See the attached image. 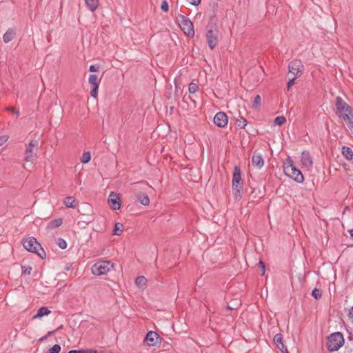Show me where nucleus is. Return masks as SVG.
Segmentation results:
<instances>
[{
	"label": "nucleus",
	"instance_id": "nucleus-8",
	"mask_svg": "<svg viewBox=\"0 0 353 353\" xmlns=\"http://www.w3.org/2000/svg\"><path fill=\"white\" fill-rule=\"evenodd\" d=\"M179 26L185 34L190 37H192L194 34L193 23L185 17H181L179 19Z\"/></svg>",
	"mask_w": 353,
	"mask_h": 353
},
{
	"label": "nucleus",
	"instance_id": "nucleus-15",
	"mask_svg": "<svg viewBox=\"0 0 353 353\" xmlns=\"http://www.w3.org/2000/svg\"><path fill=\"white\" fill-rule=\"evenodd\" d=\"M274 343L276 347L283 353H288V349L285 347L283 341V336L281 334H276L274 336Z\"/></svg>",
	"mask_w": 353,
	"mask_h": 353
},
{
	"label": "nucleus",
	"instance_id": "nucleus-4",
	"mask_svg": "<svg viewBox=\"0 0 353 353\" xmlns=\"http://www.w3.org/2000/svg\"><path fill=\"white\" fill-rule=\"evenodd\" d=\"M23 245L26 250L29 252L37 253L41 258L46 255L44 250L41 248V245L34 237H30L23 241Z\"/></svg>",
	"mask_w": 353,
	"mask_h": 353
},
{
	"label": "nucleus",
	"instance_id": "nucleus-22",
	"mask_svg": "<svg viewBox=\"0 0 353 353\" xmlns=\"http://www.w3.org/2000/svg\"><path fill=\"white\" fill-rule=\"evenodd\" d=\"M343 119L345 121L348 128L353 132V112L345 114Z\"/></svg>",
	"mask_w": 353,
	"mask_h": 353
},
{
	"label": "nucleus",
	"instance_id": "nucleus-34",
	"mask_svg": "<svg viewBox=\"0 0 353 353\" xmlns=\"http://www.w3.org/2000/svg\"><path fill=\"white\" fill-rule=\"evenodd\" d=\"M312 294L315 298V299L317 300V299L321 298V292L319 290L315 288V289H314L312 290Z\"/></svg>",
	"mask_w": 353,
	"mask_h": 353
},
{
	"label": "nucleus",
	"instance_id": "nucleus-44",
	"mask_svg": "<svg viewBox=\"0 0 353 353\" xmlns=\"http://www.w3.org/2000/svg\"><path fill=\"white\" fill-rule=\"evenodd\" d=\"M259 265H260V268H261V270H262V271H263V274H264V272H265V264L263 263V262L260 261V262H259Z\"/></svg>",
	"mask_w": 353,
	"mask_h": 353
},
{
	"label": "nucleus",
	"instance_id": "nucleus-5",
	"mask_svg": "<svg viewBox=\"0 0 353 353\" xmlns=\"http://www.w3.org/2000/svg\"><path fill=\"white\" fill-rule=\"evenodd\" d=\"M114 268V264L108 261H101L95 263L91 268L92 273L101 276L109 272Z\"/></svg>",
	"mask_w": 353,
	"mask_h": 353
},
{
	"label": "nucleus",
	"instance_id": "nucleus-42",
	"mask_svg": "<svg viewBox=\"0 0 353 353\" xmlns=\"http://www.w3.org/2000/svg\"><path fill=\"white\" fill-rule=\"evenodd\" d=\"M8 110L12 111L17 117L19 116V110H16L14 108H8Z\"/></svg>",
	"mask_w": 353,
	"mask_h": 353
},
{
	"label": "nucleus",
	"instance_id": "nucleus-6",
	"mask_svg": "<svg viewBox=\"0 0 353 353\" xmlns=\"http://www.w3.org/2000/svg\"><path fill=\"white\" fill-rule=\"evenodd\" d=\"M241 181V174L240 169L235 167L232 176V192L235 199L241 198V192L243 190V184Z\"/></svg>",
	"mask_w": 353,
	"mask_h": 353
},
{
	"label": "nucleus",
	"instance_id": "nucleus-2",
	"mask_svg": "<svg viewBox=\"0 0 353 353\" xmlns=\"http://www.w3.org/2000/svg\"><path fill=\"white\" fill-rule=\"evenodd\" d=\"M37 140H31L26 147L24 154V161L27 163H30V168H33V162L37 155Z\"/></svg>",
	"mask_w": 353,
	"mask_h": 353
},
{
	"label": "nucleus",
	"instance_id": "nucleus-18",
	"mask_svg": "<svg viewBox=\"0 0 353 353\" xmlns=\"http://www.w3.org/2000/svg\"><path fill=\"white\" fill-rule=\"evenodd\" d=\"M137 201L143 205L150 204V199L145 193L140 192L136 195Z\"/></svg>",
	"mask_w": 353,
	"mask_h": 353
},
{
	"label": "nucleus",
	"instance_id": "nucleus-48",
	"mask_svg": "<svg viewBox=\"0 0 353 353\" xmlns=\"http://www.w3.org/2000/svg\"><path fill=\"white\" fill-rule=\"evenodd\" d=\"M350 234L353 237V229L350 231Z\"/></svg>",
	"mask_w": 353,
	"mask_h": 353
},
{
	"label": "nucleus",
	"instance_id": "nucleus-32",
	"mask_svg": "<svg viewBox=\"0 0 353 353\" xmlns=\"http://www.w3.org/2000/svg\"><path fill=\"white\" fill-rule=\"evenodd\" d=\"M57 244L61 249H65L66 247H67L66 241L64 239H61V238H58L57 239Z\"/></svg>",
	"mask_w": 353,
	"mask_h": 353
},
{
	"label": "nucleus",
	"instance_id": "nucleus-47",
	"mask_svg": "<svg viewBox=\"0 0 353 353\" xmlns=\"http://www.w3.org/2000/svg\"><path fill=\"white\" fill-rule=\"evenodd\" d=\"M46 339H47V336H43V337L41 338V339H39V341H42L45 340Z\"/></svg>",
	"mask_w": 353,
	"mask_h": 353
},
{
	"label": "nucleus",
	"instance_id": "nucleus-36",
	"mask_svg": "<svg viewBox=\"0 0 353 353\" xmlns=\"http://www.w3.org/2000/svg\"><path fill=\"white\" fill-rule=\"evenodd\" d=\"M261 99L259 95H256L254 97L253 105L255 107H259L261 105Z\"/></svg>",
	"mask_w": 353,
	"mask_h": 353
},
{
	"label": "nucleus",
	"instance_id": "nucleus-17",
	"mask_svg": "<svg viewBox=\"0 0 353 353\" xmlns=\"http://www.w3.org/2000/svg\"><path fill=\"white\" fill-rule=\"evenodd\" d=\"M51 311L47 307H41L38 310L35 315L33 316V319H41L43 316L50 314Z\"/></svg>",
	"mask_w": 353,
	"mask_h": 353
},
{
	"label": "nucleus",
	"instance_id": "nucleus-9",
	"mask_svg": "<svg viewBox=\"0 0 353 353\" xmlns=\"http://www.w3.org/2000/svg\"><path fill=\"white\" fill-rule=\"evenodd\" d=\"M303 64L301 61L295 60L292 61L288 66L289 75L298 77L301 75Z\"/></svg>",
	"mask_w": 353,
	"mask_h": 353
},
{
	"label": "nucleus",
	"instance_id": "nucleus-3",
	"mask_svg": "<svg viewBox=\"0 0 353 353\" xmlns=\"http://www.w3.org/2000/svg\"><path fill=\"white\" fill-rule=\"evenodd\" d=\"M344 344V338L341 332H335L330 334L327 338V347L329 351L338 350Z\"/></svg>",
	"mask_w": 353,
	"mask_h": 353
},
{
	"label": "nucleus",
	"instance_id": "nucleus-25",
	"mask_svg": "<svg viewBox=\"0 0 353 353\" xmlns=\"http://www.w3.org/2000/svg\"><path fill=\"white\" fill-rule=\"evenodd\" d=\"M135 284L138 288L144 289L147 285V279L143 276H138L135 280Z\"/></svg>",
	"mask_w": 353,
	"mask_h": 353
},
{
	"label": "nucleus",
	"instance_id": "nucleus-24",
	"mask_svg": "<svg viewBox=\"0 0 353 353\" xmlns=\"http://www.w3.org/2000/svg\"><path fill=\"white\" fill-rule=\"evenodd\" d=\"M62 223H63L62 219L59 218L57 219H54L48 223L47 228L49 230H54V229L59 227L62 224Z\"/></svg>",
	"mask_w": 353,
	"mask_h": 353
},
{
	"label": "nucleus",
	"instance_id": "nucleus-23",
	"mask_svg": "<svg viewBox=\"0 0 353 353\" xmlns=\"http://www.w3.org/2000/svg\"><path fill=\"white\" fill-rule=\"evenodd\" d=\"M85 1L91 12H94L99 6V0H85Z\"/></svg>",
	"mask_w": 353,
	"mask_h": 353
},
{
	"label": "nucleus",
	"instance_id": "nucleus-28",
	"mask_svg": "<svg viewBox=\"0 0 353 353\" xmlns=\"http://www.w3.org/2000/svg\"><path fill=\"white\" fill-rule=\"evenodd\" d=\"M91 159V154L89 151H85V152H83L81 157V162L82 163H88V162H90Z\"/></svg>",
	"mask_w": 353,
	"mask_h": 353
},
{
	"label": "nucleus",
	"instance_id": "nucleus-20",
	"mask_svg": "<svg viewBox=\"0 0 353 353\" xmlns=\"http://www.w3.org/2000/svg\"><path fill=\"white\" fill-rule=\"evenodd\" d=\"M14 36H15V31L13 29L10 28L3 34V41L5 43H8V42L11 41L13 39Z\"/></svg>",
	"mask_w": 353,
	"mask_h": 353
},
{
	"label": "nucleus",
	"instance_id": "nucleus-40",
	"mask_svg": "<svg viewBox=\"0 0 353 353\" xmlns=\"http://www.w3.org/2000/svg\"><path fill=\"white\" fill-rule=\"evenodd\" d=\"M296 76H292L289 78V81L288 83V88L290 89V87L294 83V81L296 79Z\"/></svg>",
	"mask_w": 353,
	"mask_h": 353
},
{
	"label": "nucleus",
	"instance_id": "nucleus-37",
	"mask_svg": "<svg viewBox=\"0 0 353 353\" xmlns=\"http://www.w3.org/2000/svg\"><path fill=\"white\" fill-rule=\"evenodd\" d=\"M98 89H99V86H92V89L90 92V94L91 95L96 98L97 97V94H98Z\"/></svg>",
	"mask_w": 353,
	"mask_h": 353
},
{
	"label": "nucleus",
	"instance_id": "nucleus-10",
	"mask_svg": "<svg viewBox=\"0 0 353 353\" xmlns=\"http://www.w3.org/2000/svg\"><path fill=\"white\" fill-rule=\"evenodd\" d=\"M300 161L303 168L307 171L310 170L313 165V159L308 152L303 151L301 153L300 157Z\"/></svg>",
	"mask_w": 353,
	"mask_h": 353
},
{
	"label": "nucleus",
	"instance_id": "nucleus-39",
	"mask_svg": "<svg viewBox=\"0 0 353 353\" xmlns=\"http://www.w3.org/2000/svg\"><path fill=\"white\" fill-rule=\"evenodd\" d=\"M8 139V137L7 135H3L0 137V146H1L3 143H5Z\"/></svg>",
	"mask_w": 353,
	"mask_h": 353
},
{
	"label": "nucleus",
	"instance_id": "nucleus-30",
	"mask_svg": "<svg viewBox=\"0 0 353 353\" xmlns=\"http://www.w3.org/2000/svg\"><path fill=\"white\" fill-rule=\"evenodd\" d=\"M199 90V86L197 84L192 82L189 84L188 90L189 92L191 94L196 93Z\"/></svg>",
	"mask_w": 353,
	"mask_h": 353
},
{
	"label": "nucleus",
	"instance_id": "nucleus-26",
	"mask_svg": "<svg viewBox=\"0 0 353 353\" xmlns=\"http://www.w3.org/2000/svg\"><path fill=\"white\" fill-rule=\"evenodd\" d=\"M88 82L92 86H99L100 80L98 77L95 74H91L89 77Z\"/></svg>",
	"mask_w": 353,
	"mask_h": 353
},
{
	"label": "nucleus",
	"instance_id": "nucleus-12",
	"mask_svg": "<svg viewBox=\"0 0 353 353\" xmlns=\"http://www.w3.org/2000/svg\"><path fill=\"white\" fill-rule=\"evenodd\" d=\"M228 119L225 113L219 112L214 117V124L220 128H223L228 124Z\"/></svg>",
	"mask_w": 353,
	"mask_h": 353
},
{
	"label": "nucleus",
	"instance_id": "nucleus-46",
	"mask_svg": "<svg viewBox=\"0 0 353 353\" xmlns=\"http://www.w3.org/2000/svg\"><path fill=\"white\" fill-rule=\"evenodd\" d=\"M68 353H82L81 350H70Z\"/></svg>",
	"mask_w": 353,
	"mask_h": 353
},
{
	"label": "nucleus",
	"instance_id": "nucleus-14",
	"mask_svg": "<svg viewBox=\"0 0 353 353\" xmlns=\"http://www.w3.org/2000/svg\"><path fill=\"white\" fill-rule=\"evenodd\" d=\"M219 31L216 28L208 29L206 34L208 44H212L219 41Z\"/></svg>",
	"mask_w": 353,
	"mask_h": 353
},
{
	"label": "nucleus",
	"instance_id": "nucleus-41",
	"mask_svg": "<svg viewBox=\"0 0 353 353\" xmlns=\"http://www.w3.org/2000/svg\"><path fill=\"white\" fill-rule=\"evenodd\" d=\"M191 5L198 6L201 3V0H187Z\"/></svg>",
	"mask_w": 353,
	"mask_h": 353
},
{
	"label": "nucleus",
	"instance_id": "nucleus-33",
	"mask_svg": "<svg viewBox=\"0 0 353 353\" xmlns=\"http://www.w3.org/2000/svg\"><path fill=\"white\" fill-rule=\"evenodd\" d=\"M22 274L30 275L32 271V268L30 266H22Z\"/></svg>",
	"mask_w": 353,
	"mask_h": 353
},
{
	"label": "nucleus",
	"instance_id": "nucleus-13",
	"mask_svg": "<svg viewBox=\"0 0 353 353\" xmlns=\"http://www.w3.org/2000/svg\"><path fill=\"white\" fill-rule=\"evenodd\" d=\"M145 341L148 345L154 346L159 342V336L157 333L150 331L147 334Z\"/></svg>",
	"mask_w": 353,
	"mask_h": 353
},
{
	"label": "nucleus",
	"instance_id": "nucleus-1",
	"mask_svg": "<svg viewBox=\"0 0 353 353\" xmlns=\"http://www.w3.org/2000/svg\"><path fill=\"white\" fill-rule=\"evenodd\" d=\"M283 171L285 174L294 179L298 183H302L304 181V177L302 172L297 169L292 163V161L288 158L283 164Z\"/></svg>",
	"mask_w": 353,
	"mask_h": 353
},
{
	"label": "nucleus",
	"instance_id": "nucleus-11",
	"mask_svg": "<svg viewBox=\"0 0 353 353\" xmlns=\"http://www.w3.org/2000/svg\"><path fill=\"white\" fill-rule=\"evenodd\" d=\"M108 203L113 210H119L121 208V197L119 194L111 192L108 196Z\"/></svg>",
	"mask_w": 353,
	"mask_h": 353
},
{
	"label": "nucleus",
	"instance_id": "nucleus-19",
	"mask_svg": "<svg viewBox=\"0 0 353 353\" xmlns=\"http://www.w3.org/2000/svg\"><path fill=\"white\" fill-rule=\"evenodd\" d=\"M63 204L66 208H75L77 207V201L74 196H68L63 200Z\"/></svg>",
	"mask_w": 353,
	"mask_h": 353
},
{
	"label": "nucleus",
	"instance_id": "nucleus-27",
	"mask_svg": "<svg viewBox=\"0 0 353 353\" xmlns=\"http://www.w3.org/2000/svg\"><path fill=\"white\" fill-rule=\"evenodd\" d=\"M123 230H124L123 225L121 223H117L114 225L113 234L119 236L122 234Z\"/></svg>",
	"mask_w": 353,
	"mask_h": 353
},
{
	"label": "nucleus",
	"instance_id": "nucleus-43",
	"mask_svg": "<svg viewBox=\"0 0 353 353\" xmlns=\"http://www.w3.org/2000/svg\"><path fill=\"white\" fill-rule=\"evenodd\" d=\"M98 69H99V67L97 65H90V68H89L90 71L92 72H97L98 70Z\"/></svg>",
	"mask_w": 353,
	"mask_h": 353
},
{
	"label": "nucleus",
	"instance_id": "nucleus-21",
	"mask_svg": "<svg viewBox=\"0 0 353 353\" xmlns=\"http://www.w3.org/2000/svg\"><path fill=\"white\" fill-rule=\"evenodd\" d=\"M342 154L347 160H352L353 158V150L347 146H343Z\"/></svg>",
	"mask_w": 353,
	"mask_h": 353
},
{
	"label": "nucleus",
	"instance_id": "nucleus-49",
	"mask_svg": "<svg viewBox=\"0 0 353 353\" xmlns=\"http://www.w3.org/2000/svg\"><path fill=\"white\" fill-rule=\"evenodd\" d=\"M210 46V48H211L212 50H213L215 46Z\"/></svg>",
	"mask_w": 353,
	"mask_h": 353
},
{
	"label": "nucleus",
	"instance_id": "nucleus-38",
	"mask_svg": "<svg viewBox=\"0 0 353 353\" xmlns=\"http://www.w3.org/2000/svg\"><path fill=\"white\" fill-rule=\"evenodd\" d=\"M161 8L164 12H168L169 9L168 3L166 1H163L161 3Z\"/></svg>",
	"mask_w": 353,
	"mask_h": 353
},
{
	"label": "nucleus",
	"instance_id": "nucleus-31",
	"mask_svg": "<svg viewBox=\"0 0 353 353\" xmlns=\"http://www.w3.org/2000/svg\"><path fill=\"white\" fill-rule=\"evenodd\" d=\"M285 121H286V119L284 117L280 116V117H276L274 122V124L280 126V125H283L285 122Z\"/></svg>",
	"mask_w": 353,
	"mask_h": 353
},
{
	"label": "nucleus",
	"instance_id": "nucleus-45",
	"mask_svg": "<svg viewBox=\"0 0 353 353\" xmlns=\"http://www.w3.org/2000/svg\"><path fill=\"white\" fill-rule=\"evenodd\" d=\"M349 316L353 321V306L351 307L349 312Z\"/></svg>",
	"mask_w": 353,
	"mask_h": 353
},
{
	"label": "nucleus",
	"instance_id": "nucleus-16",
	"mask_svg": "<svg viewBox=\"0 0 353 353\" xmlns=\"http://www.w3.org/2000/svg\"><path fill=\"white\" fill-rule=\"evenodd\" d=\"M252 165L258 169L261 168L264 165V160L262 155L259 154H254L252 158Z\"/></svg>",
	"mask_w": 353,
	"mask_h": 353
},
{
	"label": "nucleus",
	"instance_id": "nucleus-35",
	"mask_svg": "<svg viewBox=\"0 0 353 353\" xmlns=\"http://www.w3.org/2000/svg\"><path fill=\"white\" fill-rule=\"evenodd\" d=\"M61 351V346L59 345H54L47 353H59Z\"/></svg>",
	"mask_w": 353,
	"mask_h": 353
},
{
	"label": "nucleus",
	"instance_id": "nucleus-29",
	"mask_svg": "<svg viewBox=\"0 0 353 353\" xmlns=\"http://www.w3.org/2000/svg\"><path fill=\"white\" fill-rule=\"evenodd\" d=\"M235 124L239 128H244L247 125V121L243 117H239L236 120Z\"/></svg>",
	"mask_w": 353,
	"mask_h": 353
},
{
	"label": "nucleus",
	"instance_id": "nucleus-7",
	"mask_svg": "<svg viewBox=\"0 0 353 353\" xmlns=\"http://www.w3.org/2000/svg\"><path fill=\"white\" fill-rule=\"evenodd\" d=\"M336 113L341 118L345 114L353 113V109L339 97L336 99Z\"/></svg>",
	"mask_w": 353,
	"mask_h": 353
}]
</instances>
